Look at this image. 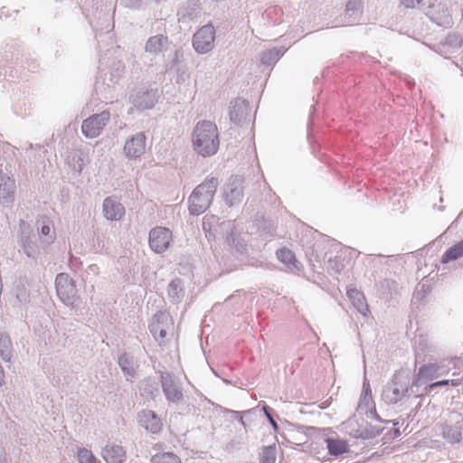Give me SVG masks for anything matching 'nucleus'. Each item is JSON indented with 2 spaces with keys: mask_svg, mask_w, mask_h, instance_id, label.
Here are the masks:
<instances>
[{
  "mask_svg": "<svg viewBox=\"0 0 463 463\" xmlns=\"http://www.w3.org/2000/svg\"><path fill=\"white\" fill-rule=\"evenodd\" d=\"M193 146L203 157L215 155L220 146L217 126L208 120L198 122L193 130Z\"/></svg>",
  "mask_w": 463,
  "mask_h": 463,
  "instance_id": "obj_1",
  "label": "nucleus"
},
{
  "mask_svg": "<svg viewBox=\"0 0 463 463\" xmlns=\"http://www.w3.org/2000/svg\"><path fill=\"white\" fill-rule=\"evenodd\" d=\"M219 185L218 178L211 177L199 184L189 197V211L199 215L210 206Z\"/></svg>",
  "mask_w": 463,
  "mask_h": 463,
  "instance_id": "obj_2",
  "label": "nucleus"
},
{
  "mask_svg": "<svg viewBox=\"0 0 463 463\" xmlns=\"http://www.w3.org/2000/svg\"><path fill=\"white\" fill-rule=\"evenodd\" d=\"M410 381L403 372H397L392 380L383 387L382 399L386 404H396L409 395Z\"/></svg>",
  "mask_w": 463,
  "mask_h": 463,
  "instance_id": "obj_3",
  "label": "nucleus"
},
{
  "mask_svg": "<svg viewBox=\"0 0 463 463\" xmlns=\"http://www.w3.org/2000/svg\"><path fill=\"white\" fill-rule=\"evenodd\" d=\"M441 436L450 445L460 443L463 440V415L450 412L441 426Z\"/></svg>",
  "mask_w": 463,
  "mask_h": 463,
  "instance_id": "obj_4",
  "label": "nucleus"
},
{
  "mask_svg": "<svg viewBox=\"0 0 463 463\" xmlns=\"http://www.w3.org/2000/svg\"><path fill=\"white\" fill-rule=\"evenodd\" d=\"M215 33L212 24L202 26L194 33L192 44L198 54H206L214 48Z\"/></svg>",
  "mask_w": 463,
  "mask_h": 463,
  "instance_id": "obj_5",
  "label": "nucleus"
},
{
  "mask_svg": "<svg viewBox=\"0 0 463 463\" xmlns=\"http://www.w3.org/2000/svg\"><path fill=\"white\" fill-rule=\"evenodd\" d=\"M57 296L68 307H73L78 299L77 288L67 273H59L55 279Z\"/></svg>",
  "mask_w": 463,
  "mask_h": 463,
  "instance_id": "obj_6",
  "label": "nucleus"
},
{
  "mask_svg": "<svg viewBox=\"0 0 463 463\" xmlns=\"http://www.w3.org/2000/svg\"><path fill=\"white\" fill-rule=\"evenodd\" d=\"M110 118L109 111L104 110L99 114H94L83 120L81 125V132L87 138L97 137Z\"/></svg>",
  "mask_w": 463,
  "mask_h": 463,
  "instance_id": "obj_7",
  "label": "nucleus"
},
{
  "mask_svg": "<svg viewBox=\"0 0 463 463\" xmlns=\"http://www.w3.org/2000/svg\"><path fill=\"white\" fill-rule=\"evenodd\" d=\"M130 101L138 109H152L158 99L157 90L140 87L135 89L130 94Z\"/></svg>",
  "mask_w": 463,
  "mask_h": 463,
  "instance_id": "obj_8",
  "label": "nucleus"
},
{
  "mask_svg": "<svg viewBox=\"0 0 463 463\" xmlns=\"http://www.w3.org/2000/svg\"><path fill=\"white\" fill-rule=\"evenodd\" d=\"M160 382L165 399L169 402H178L183 400V389L175 375L171 373H160Z\"/></svg>",
  "mask_w": 463,
  "mask_h": 463,
  "instance_id": "obj_9",
  "label": "nucleus"
},
{
  "mask_svg": "<svg viewBox=\"0 0 463 463\" xmlns=\"http://www.w3.org/2000/svg\"><path fill=\"white\" fill-rule=\"evenodd\" d=\"M173 240L172 232L165 227L157 226L149 232V246L156 253L165 252Z\"/></svg>",
  "mask_w": 463,
  "mask_h": 463,
  "instance_id": "obj_10",
  "label": "nucleus"
},
{
  "mask_svg": "<svg viewBox=\"0 0 463 463\" xmlns=\"http://www.w3.org/2000/svg\"><path fill=\"white\" fill-rule=\"evenodd\" d=\"M172 326V318L166 312L158 311L153 316L149 330L156 341H163L167 329Z\"/></svg>",
  "mask_w": 463,
  "mask_h": 463,
  "instance_id": "obj_11",
  "label": "nucleus"
},
{
  "mask_svg": "<svg viewBox=\"0 0 463 463\" xmlns=\"http://www.w3.org/2000/svg\"><path fill=\"white\" fill-rule=\"evenodd\" d=\"M225 202L232 207L241 202L243 198V178L240 175L232 176L225 185Z\"/></svg>",
  "mask_w": 463,
  "mask_h": 463,
  "instance_id": "obj_12",
  "label": "nucleus"
},
{
  "mask_svg": "<svg viewBox=\"0 0 463 463\" xmlns=\"http://www.w3.org/2000/svg\"><path fill=\"white\" fill-rule=\"evenodd\" d=\"M20 239L19 243L24 253L32 259H36L40 253L39 248L34 240L31 238V231L29 225L24 221L20 222Z\"/></svg>",
  "mask_w": 463,
  "mask_h": 463,
  "instance_id": "obj_13",
  "label": "nucleus"
},
{
  "mask_svg": "<svg viewBox=\"0 0 463 463\" xmlns=\"http://www.w3.org/2000/svg\"><path fill=\"white\" fill-rule=\"evenodd\" d=\"M146 150V136L143 133H137L128 138L124 146V153L127 157H140Z\"/></svg>",
  "mask_w": 463,
  "mask_h": 463,
  "instance_id": "obj_14",
  "label": "nucleus"
},
{
  "mask_svg": "<svg viewBox=\"0 0 463 463\" xmlns=\"http://www.w3.org/2000/svg\"><path fill=\"white\" fill-rule=\"evenodd\" d=\"M103 216L109 221H119L125 215L124 205L115 197H107L102 203Z\"/></svg>",
  "mask_w": 463,
  "mask_h": 463,
  "instance_id": "obj_15",
  "label": "nucleus"
},
{
  "mask_svg": "<svg viewBox=\"0 0 463 463\" xmlns=\"http://www.w3.org/2000/svg\"><path fill=\"white\" fill-rule=\"evenodd\" d=\"M14 179L0 172V204L9 206L14 199Z\"/></svg>",
  "mask_w": 463,
  "mask_h": 463,
  "instance_id": "obj_16",
  "label": "nucleus"
},
{
  "mask_svg": "<svg viewBox=\"0 0 463 463\" xmlns=\"http://www.w3.org/2000/svg\"><path fill=\"white\" fill-rule=\"evenodd\" d=\"M171 44V41L166 35L162 33L150 36L145 43V52L152 55H159L166 52Z\"/></svg>",
  "mask_w": 463,
  "mask_h": 463,
  "instance_id": "obj_17",
  "label": "nucleus"
},
{
  "mask_svg": "<svg viewBox=\"0 0 463 463\" xmlns=\"http://www.w3.org/2000/svg\"><path fill=\"white\" fill-rule=\"evenodd\" d=\"M250 107L249 103L242 99H236L231 102L230 106V119L233 123L240 125L249 116Z\"/></svg>",
  "mask_w": 463,
  "mask_h": 463,
  "instance_id": "obj_18",
  "label": "nucleus"
},
{
  "mask_svg": "<svg viewBox=\"0 0 463 463\" xmlns=\"http://www.w3.org/2000/svg\"><path fill=\"white\" fill-rule=\"evenodd\" d=\"M142 427L152 433H158L162 429L159 417L153 411H143L138 416Z\"/></svg>",
  "mask_w": 463,
  "mask_h": 463,
  "instance_id": "obj_19",
  "label": "nucleus"
},
{
  "mask_svg": "<svg viewBox=\"0 0 463 463\" xmlns=\"http://www.w3.org/2000/svg\"><path fill=\"white\" fill-rule=\"evenodd\" d=\"M101 456L107 463H124L126 452L122 447L115 444L107 445L101 451Z\"/></svg>",
  "mask_w": 463,
  "mask_h": 463,
  "instance_id": "obj_20",
  "label": "nucleus"
},
{
  "mask_svg": "<svg viewBox=\"0 0 463 463\" xmlns=\"http://www.w3.org/2000/svg\"><path fill=\"white\" fill-rule=\"evenodd\" d=\"M180 22L194 20L201 14V7L195 2H188L178 11Z\"/></svg>",
  "mask_w": 463,
  "mask_h": 463,
  "instance_id": "obj_21",
  "label": "nucleus"
},
{
  "mask_svg": "<svg viewBox=\"0 0 463 463\" xmlns=\"http://www.w3.org/2000/svg\"><path fill=\"white\" fill-rule=\"evenodd\" d=\"M168 297L174 304L180 303L184 297V283L181 279H173L168 285Z\"/></svg>",
  "mask_w": 463,
  "mask_h": 463,
  "instance_id": "obj_22",
  "label": "nucleus"
},
{
  "mask_svg": "<svg viewBox=\"0 0 463 463\" xmlns=\"http://www.w3.org/2000/svg\"><path fill=\"white\" fill-rule=\"evenodd\" d=\"M118 364L128 380L137 376L136 366L134 365L133 357L130 354L127 353L121 354L118 357Z\"/></svg>",
  "mask_w": 463,
  "mask_h": 463,
  "instance_id": "obj_23",
  "label": "nucleus"
},
{
  "mask_svg": "<svg viewBox=\"0 0 463 463\" xmlns=\"http://www.w3.org/2000/svg\"><path fill=\"white\" fill-rule=\"evenodd\" d=\"M347 296L357 311L362 315L366 316L369 309L364 294L355 288H351L347 290Z\"/></svg>",
  "mask_w": 463,
  "mask_h": 463,
  "instance_id": "obj_24",
  "label": "nucleus"
},
{
  "mask_svg": "<svg viewBox=\"0 0 463 463\" xmlns=\"http://www.w3.org/2000/svg\"><path fill=\"white\" fill-rule=\"evenodd\" d=\"M326 449L331 456H340L348 451V444L345 440L340 439H326Z\"/></svg>",
  "mask_w": 463,
  "mask_h": 463,
  "instance_id": "obj_25",
  "label": "nucleus"
},
{
  "mask_svg": "<svg viewBox=\"0 0 463 463\" xmlns=\"http://www.w3.org/2000/svg\"><path fill=\"white\" fill-rule=\"evenodd\" d=\"M278 259L286 264L292 271L299 270L300 263L296 260L295 254L292 250L283 248L277 250Z\"/></svg>",
  "mask_w": 463,
  "mask_h": 463,
  "instance_id": "obj_26",
  "label": "nucleus"
},
{
  "mask_svg": "<svg viewBox=\"0 0 463 463\" xmlns=\"http://www.w3.org/2000/svg\"><path fill=\"white\" fill-rule=\"evenodd\" d=\"M463 257V240L449 247L442 255L441 262L447 264Z\"/></svg>",
  "mask_w": 463,
  "mask_h": 463,
  "instance_id": "obj_27",
  "label": "nucleus"
},
{
  "mask_svg": "<svg viewBox=\"0 0 463 463\" xmlns=\"http://www.w3.org/2000/svg\"><path fill=\"white\" fill-rule=\"evenodd\" d=\"M13 355V346L9 335L0 334V356L5 362H10Z\"/></svg>",
  "mask_w": 463,
  "mask_h": 463,
  "instance_id": "obj_28",
  "label": "nucleus"
},
{
  "mask_svg": "<svg viewBox=\"0 0 463 463\" xmlns=\"http://www.w3.org/2000/svg\"><path fill=\"white\" fill-rule=\"evenodd\" d=\"M140 389L147 397H150L153 400L159 395V383L152 377L146 378L141 383Z\"/></svg>",
  "mask_w": 463,
  "mask_h": 463,
  "instance_id": "obj_29",
  "label": "nucleus"
},
{
  "mask_svg": "<svg viewBox=\"0 0 463 463\" xmlns=\"http://www.w3.org/2000/svg\"><path fill=\"white\" fill-rule=\"evenodd\" d=\"M283 47L272 48L262 53L261 62L264 65L270 66L276 63L281 56L285 53Z\"/></svg>",
  "mask_w": 463,
  "mask_h": 463,
  "instance_id": "obj_30",
  "label": "nucleus"
},
{
  "mask_svg": "<svg viewBox=\"0 0 463 463\" xmlns=\"http://www.w3.org/2000/svg\"><path fill=\"white\" fill-rule=\"evenodd\" d=\"M439 371V366L435 364H423L420 367L418 372V381L424 379L426 381L432 380L436 377Z\"/></svg>",
  "mask_w": 463,
  "mask_h": 463,
  "instance_id": "obj_31",
  "label": "nucleus"
},
{
  "mask_svg": "<svg viewBox=\"0 0 463 463\" xmlns=\"http://www.w3.org/2000/svg\"><path fill=\"white\" fill-rule=\"evenodd\" d=\"M277 460V447L275 444L265 446L260 456V463H276Z\"/></svg>",
  "mask_w": 463,
  "mask_h": 463,
  "instance_id": "obj_32",
  "label": "nucleus"
},
{
  "mask_svg": "<svg viewBox=\"0 0 463 463\" xmlns=\"http://www.w3.org/2000/svg\"><path fill=\"white\" fill-rule=\"evenodd\" d=\"M151 463H182L179 457L172 452L157 453L151 458Z\"/></svg>",
  "mask_w": 463,
  "mask_h": 463,
  "instance_id": "obj_33",
  "label": "nucleus"
},
{
  "mask_svg": "<svg viewBox=\"0 0 463 463\" xmlns=\"http://www.w3.org/2000/svg\"><path fill=\"white\" fill-rule=\"evenodd\" d=\"M383 430V428L380 426L366 425L357 437L364 439H370L379 436Z\"/></svg>",
  "mask_w": 463,
  "mask_h": 463,
  "instance_id": "obj_34",
  "label": "nucleus"
},
{
  "mask_svg": "<svg viewBox=\"0 0 463 463\" xmlns=\"http://www.w3.org/2000/svg\"><path fill=\"white\" fill-rule=\"evenodd\" d=\"M78 460L80 463H100L92 452L85 448L78 450Z\"/></svg>",
  "mask_w": 463,
  "mask_h": 463,
  "instance_id": "obj_35",
  "label": "nucleus"
},
{
  "mask_svg": "<svg viewBox=\"0 0 463 463\" xmlns=\"http://www.w3.org/2000/svg\"><path fill=\"white\" fill-rule=\"evenodd\" d=\"M449 383H450L449 380H441V381H438V382H435V383H432L427 385L425 389L427 392H431L438 387L448 386ZM451 384L453 386H457L458 383V381L452 380Z\"/></svg>",
  "mask_w": 463,
  "mask_h": 463,
  "instance_id": "obj_36",
  "label": "nucleus"
},
{
  "mask_svg": "<svg viewBox=\"0 0 463 463\" xmlns=\"http://www.w3.org/2000/svg\"><path fill=\"white\" fill-rule=\"evenodd\" d=\"M182 58H183V52L179 49L175 50L173 54V58H172L171 61L169 62V64L166 65V67L169 69L176 68L181 63Z\"/></svg>",
  "mask_w": 463,
  "mask_h": 463,
  "instance_id": "obj_37",
  "label": "nucleus"
},
{
  "mask_svg": "<svg viewBox=\"0 0 463 463\" xmlns=\"http://www.w3.org/2000/svg\"><path fill=\"white\" fill-rule=\"evenodd\" d=\"M40 232L42 233V235L48 237L46 240L47 243L52 242V241L54 240V235L51 234V227L49 223H45L43 222V225L40 227Z\"/></svg>",
  "mask_w": 463,
  "mask_h": 463,
  "instance_id": "obj_38",
  "label": "nucleus"
},
{
  "mask_svg": "<svg viewBox=\"0 0 463 463\" xmlns=\"http://www.w3.org/2000/svg\"><path fill=\"white\" fill-rule=\"evenodd\" d=\"M263 411H264L267 419L269 420L270 425L274 429V430H279V425H278V423L276 422V420L272 417V413H271L272 410H271V408H269V406H264L263 407Z\"/></svg>",
  "mask_w": 463,
  "mask_h": 463,
  "instance_id": "obj_39",
  "label": "nucleus"
},
{
  "mask_svg": "<svg viewBox=\"0 0 463 463\" xmlns=\"http://www.w3.org/2000/svg\"><path fill=\"white\" fill-rule=\"evenodd\" d=\"M363 395H364V401L368 402L370 400H372V394H371V387L369 384V382L365 379L363 384Z\"/></svg>",
  "mask_w": 463,
  "mask_h": 463,
  "instance_id": "obj_40",
  "label": "nucleus"
},
{
  "mask_svg": "<svg viewBox=\"0 0 463 463\" xmlns=\"http://www.w3.org/2000/svg\"><path fill=\"white\" fill-rule=\"evenodd\" d=\"M366 414H367L368 418H370V417L373 418V419H375L376 420H378L380 422H384V423H391L392 422V425H394V426L398 425V421H396V420H383L380 418V416L377 414L375 409L370 410Z\"/></svg>",
  "mask_w": 463,
  "mask_h": 463,
  "instance_id": "obj_41",
  "label": "nucleus"
},
{
  "mask_svg": "<svg viewBox=\"0 0 463 463\" xmlns=\"http://www.w3.org/2000/svg\"><path fill=\"white\" fill-rule=\"evenodd\" d=\"M16 298L19 302L25 303L29 300V294L24 287L22 288H17Z\"/></svg>",
  "mask_w": 463,
  "mask_h": 463,
  "instance_id": "obj_42",
  "label": "nucleus"
},
{
  "mask_svg": "<svg viewBox=\"0 0 463 463\" xmlns=\"http://www.w3.org/2000/svg\"><path fill=\"white\" fill-rule=\"evenodd\" d=\"M142 1L143 0H121V4L126 7L135 9L138 8L141 5Z\"/></svg>",
  "mask_w": 463,
  "mask_h": 463,
  "instance_id": "obj_43",
  "label": "nucleus"
},
{
  "mask_svg": "<svg viewBox=\"0 0 463 463\" xmlns=\"http://www.w3.org/2000/svg\"><path fill=\"white\" fill-rule=\"evenodd\" d=\"M422 0H400L402 5L406 8H415Z\"/></svg>",
  "mask_w": 463,
  "mask_h": 463,
  "instance_id": "obj_44",
  "label": "nucleus"
},
{
  "mask_svg": "<svg viewBox=\"0 0 463 463\" xmlns=\"http://www.w3.org/2000/svg\"><path fill=\"white\" fill-rule=\"evenodd\" d=\"M357 5H358L357 1H355V0H350V1L346 4V12L354 11V10L356 9Z\"/></svg>",
  "mask_w": 463,
  "mask_h": 463,
  "instance_id": "obj_45",
  "label": "nucleus"
},
{
  "mask_svg": "<svg viewBox=\"0 0 463 463\" xmlns=\"http://www.w3.org/2000/svg\"><path fill=\"white\" fill-rule=\"evenodd\" d=\"M4 383H5V373H4L2 366L0 365V386H3Z\"/></svg>",
  "mask_w": 463,
  "mask_h": 463,
  "instance_id": "obj_46",
  "label": "nucleus"
},
{
  "mask_svg": "<svg viewBox=\"0 0 463 463\" xmlns=\"http://www.w3.org/2000/svg\"><path fill=\"white\" fill-rule=\"evenodd\" d=\"M79 161H80V163L79 164V166H78V171L80 172L82 170V162H83V159L81 158V156H79Z\"/></svg>",
  "mask_w": 463,
  "mask_h": 463,
  "instance_id": "obj_47",
  "label": "nucleus"
},
{
  "mask_svg": "<svg viewBox=\"0 0 463 463\" xmlns=\"http://www.w3.org/2000/svg\"><path fill=\"white\" fill-rule=\"evenodd\" d=\"M395 435L396 436L400 435V430H395Z\"/></svg>",
  "mask_w": 463,
  "mask_h": 463,
  "instance_id": "obj_48",
  "label": "nucleus"
},
{
  "mask_svg": "<svg viewBox=\"0 0 463 463\" xmlns=\"http://www.w3.org/2000/svg\"><path fill=\"white\" fill-rule=\"evenodd\" d=\"M323 404H324V405L322 406V408H324V409H325V408H326V407H327L326 403H323Z\"/></svg>",
  "mask_w": 463,
  "mask_h": 463,
  "instance_id": "obj_49",
  "label": "nucleus"
},
{
  "mask_svg": "<svg viewBox=\"0 0 463 463\" xmlns=\"http://www.w3.org/2000/svg\"><path fill=\"white\" fill-rule=\"evenodd\" d=\"M240 421H241V424H243V425H244V421H243V420H242V419H241V420H240Z\"/></svg>",
  "mask_w": 463,
  "mask_h": 463,
  "instance_id": "obj_50",
  "label": "nucleus"
}]
</instances>
